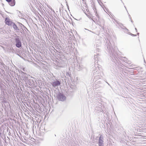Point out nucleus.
<instances>
[{
	"label": "nucleus",
	"mask_w": 146,
	"mask_h": 146,
	"mask_svg": "<svg viewBox=\"0 0 146 146\" xmlns=\"http://www.w3.org/2000/svg\"><path fill=\"white\" fill-rule=\"evenodd\" d=\"M5 23L6 24L9 26H11L13 23V22L8 18H5Z\"/></svg>",
	"instance_id": "nucleus-1"
},
{
	"label": "nucleus",
	"mask_w": 146,
	"mask_h": 146,
	"mask_svg": "<svg viewBox=\"0 0 146 146\" xmlns=\"http://www.w3.org/2000/svg\"><path fill=\"white\" fill-rule=\"evenodd\" d=\"M58 98L60 101L64 100L65 98V97L62 94L60 93L58 96Z\"/></svg>",
	"instance_id": "nucleus-2"
},
{
	"label": "nucleus",
	"mask_w": 146,
	"mask_h": 146,
	"mask_svg": "<svg viewBox=\"0 0 146 146\" xmlns=\"http://www.w3.org/2000/svg\"><path fill=\"white\" fill-rule=\"evenodd\" d=\"M11 6H13L15 4V0H6Z\"/></svg>",
	"instance_id": "nucleus-3"
},
{
	"label": "nucleus",
	"mask_w": 146,
	"mask_h": 146,
	"mask_svg": "<svg viewBox=\"0 0 146 146\" xmlns=\"http://www.w3.org/2000/svg\"><path fill=\"white\" fill-rule=\"evenodd\" d=\"M103 138L101 136H100L99 138V146H103Z\"/></svg>",
	"instance_id": "nucleus-4"
},
{
	"label": "nucleus",
	"mask_w": 146,
	"mask_h": 146,
	"mask_svg": "<svg viewBox=\"0 0 146 146\" xmlns=\"http://www.w3.org/2000/svg\"><path fill=\"white\" fill-rule=\"evenodd\" d=\"M60 84V82L59 81H56L52 83V86L54 87L59 85Z\"/></svg>",
	"instance_id": "nucleus-5"
},
{
	"label": "nucleus",
	"mask_w": 146,
	"mask_h": 146,
	"mask_svg": "<svg viewBox=\"0 0 146 146\" xmlns=\"http://www.w3.org/2000/svg\"><path fill=\"white\" fill-rule=\"evenodd\" d=\"M17 43L16 44V46L18 48H19L21 46V41H19V40H17Z\"/></svg>",
	"instance_id": "nucleus-6"
},
{
	"label": "nucleus",
	"mask_w": 146,
	"mask_h": 146,
	"mask_svg": "<svg viewBox=\"0 0 146 146\" xmlns=\"http://www.w3.org/2000/svg\"><path fill=\"white\" fill-rule=\"evenodd\" d=\"M12 25H13V27L16 30L17 29V27L15 24L14 23H13Z\"/></svg>",
	"instance_id": "nucleus-7"
}]
</instances>
